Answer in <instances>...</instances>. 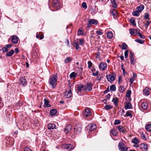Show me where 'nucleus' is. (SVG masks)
Instances as JSON below:
<instances>
[{
	"label": "nucleus",
	"mask_w": 151,
	"mask_h": 151,
	"mask_svg": "<svg viewBox=\"0 0 151 151\" xmlns=\"http://www.w3.org/2000/svg\"><path fill=\"white\" fill-rule=\"evenodd\" d=\"M57 81V75L56 74L52 75L50 77L49 83L52 86V88H54L56 86Z\"/></svg>",
	"instance_id": "1"
},
{
	"label": "nucleus",
	"mask_w": 151,
	"mask_h": 151,
	"mask_svg": "<svg viewBox=\"0 0 151 151\" xmlns=\"http://www.w3.org/2000/svg\"><path fill=\"white\" fill-rule=\"evenodd\" d=\"M119 150L121 151H128V148L122 142H120L119 144Z\"/></svg>",
	"instance_id": "2"
},
{
	"label": "nucleus",
	"mask_w": 151,
	"mask_h": 151,
	"mask_svg": "<svg viewBox=\"0 0 151 151\" xmlns=\"http://www.w3.org/2000/svg\"><path fill=\"white\" fill-rule=\"evenodd\" d=\"M86 128L89 132L94 130L96 128V126L95 124L91 123L88 125Z\"/></svg>",
	"instance_id": "3"
},
{
	"label": "nucleus",
	"mask_w": 151,
	"mask_h": 151,
	"mask_svg": "<svg viewBox=\"0 0 151 151\" xmlns=\"http://www.w3.org/2000/svg\"><path fill=\"white\" fill-rule=\"evenodd\" d=\"M10 39L12 43L14 44H17L18 42V40L19 38L15 35H13L10 37L9 39Z\"/></svg>",
	"instance_id": "4"
},
{
	"label": "nucleus",
	"mask_w": 151,
	"mask_h": 151,
	"mask_svg": "<svg viewBox=\"0 0 151 151\" xmlns=\"http://www.w3.org/2000/svg\"><path fill=\"white\" fill-rule=\"evenodd\" d=\"M93 84L91 83H89L84 85V90L86 91H91L92 90Z\"/></svg>",
	"instance_id": "5"
},
{
	"label": "nucleus",
	"mask_w": 151,
	"mask_h": 151,
	"mask_svg": "<svg viewBox=\"0 0 151 151\" xmlns=\"http://www.w3.org/2000/svg\"><path fill=\"white\" fill-rule=\"evenodd\" d=\"M129 55V59L130 60V62L131 64L134 65L136 62V60L134 58V53L130 52Z\"/></svg>",
	"instance_id": "6"
},
{
	"label": "nucleus",
	"mask_w": 151,
	"mask_h": 151,
	"mask_svg": "<svg viewBox=\"0 0 151 151\" xmlns=\"http://www.w3.org/2000/svg\"><path fill=\"white\" fill-rule=\"evenodd\" d=\"M53 6L57 9H59L61 7L60 4L58 0H53Z\"/></svg>",
	"instance_id": "7"
},
{
	"label": "nucleus",
	"mask_w": 151,
	"mask_h": 151,
	"mask_svg": "<svg viewBox=\"0 0 151 151\" xmlns=\"http://www.w3.org/2000/svg\"><path fill=\"white\" fill-rule=\"evenodd\" d=\"M140 30L138 29H133L130 28L129 29V33L130 35L132 36L137 35L140 32Z\"/></svg>",
	"instance_id": "8"
},
{
	"label": "nucleus",
	"mask_w": 151,
	"mask_h": 151,
	"mask_svg": "<svg viewBox=\"0 0 151 151\" xmlns=\"http://www.w3.org/2000/svg\"><path fill=\"white\" fill-rule=\"evenodd\" d=\"M106 77L108 81L110 82L114 81L116 75L115 74H109L106 75Z\"/></svg>",
	"instance_id": "9"
},
{
	"label": "nucleus",
	"mask_w": 151,
	"mask_h": 151,
	"mask_svg": "<svg viewBox=\"0 0 151 151\" xmlns=\"http://www.w3.org/2000/svg\"><path fill=\"white\" fill-rule=\"evenodd\" d=\"M81 131V126L80 124H77L74 128V132L76 134H78Z\"/></svg>",
	"instance_id": "10"
},
{
	"label": "nucleus",
	"mask_w": 151,
	"mask_h": 151,
	"mask_svg": "<svg viewBox=\"0 0 151 151\" xmlns=\"http://www.w3.org/2000/svg\"><path fill=\"white\" fill-rule=\"evenodd\" d=\"M107 68V64L106 63L102 62L100 63L99 65V68L100 70H105Z\"/></svg>",
	"instance_id": "11"
},
{
	"label": "nucleus",
	"mask_w": 151,
	"mask_h": 151,
	"mask_svg": "<svg viewBox=\"0 0 151 151\" xmlns=\"http://www.w3.org/2000/svg\"><path fill=\"white\" fill-rule=\"evenodd\" d=\"M91 113L90 109H85L83 113V116L85 117H88L91 115Z\"/></svg>",
	"instance_id": "12"
},
{
	"label": "nucleus",
	"mask_w": 151,
	"mask_h": 151,
	"mask_svg": "<svg viewBox=\"0 0 151 151\" xmlns=\"http://www.w3.org/2000/svg\"><path fill=\"white\" fill-rule=\"evenodd\" d=\"M119 131L120 132H122L123 133H126L127 130L125 128L122 126H118L117 127Z\"/></svg>",
	"instance_id": "13"
},
{
	"label": "nucleus",
	"mask_w": 151,
	"mask_h": 151,
	"mask_svg": "<svg viewBox=\"0 0 151 151\" xmlns=\"http://www.w3.org/2000/svg\"><path fill=\"white\" fill-rule=\"evenodd\" d=\"M63 146L68 150H71L74 148L73 145L70 144H65L63 145Z\"/></svg>",
	"instance_id": "14"
},
{
	"label": "nucleus",
	"mask_w": 151,
	"mask_h": 151,
	"mask_svg": "<svg viewBox=\"0 0 151 151\" xmlns=\"http://www.w3.org/2000/svg\"><path fill=\"white\" fill-rule=\"evenodd\" d=\"M140 148L142 150H143L144 151H147L148 149V145L145 144L141 143L140 144Z\"/></svg>",
	"instance_id": "15"
},
{
	"label": "nucleus",
	"mask_w": 151,
	"mask_h": 151,
	"mask_svg": "<svg viewBox=\"0 0 151 151\" xmlns=\"http://www.w3.org/2000/svg\"><path fill=\"white\" fill-rule=\"evenodd\" d=\"M110 12L111 15L113 16L114 19H116L117 18L118 14L116 10L114 9H113L111 11H110Z\"/></svg>",
	"instance_id": "16"
},
{
	"label": "nucleus",
	"mask_w": 151,
	"mask_h": 151,
	"mask_svg": "<svg viewBox=\"0 0 151 151\" xmlns=\"http://www.w3.org/2000/svg\"><path fill=\"white\" fill-rule=\"evenodd\" d=\"M20 83L21 84L24 86L27 83V81L24 78L22 77L20 79Z\"/></svg>",
	"instance_id": "17"
},
{
	"label": "nucleus",
	"mask_w": 151,
	"mask_h": 151,
	"mask_svg": "<svg viewBox=\"0 0 151 151\" xmlns=\"http://www.w3.org/2000/svg\"><path fill=\"white\" fill-rule=\"evenodd\" d=\"M72 96V93L70 90L69 91H66L65 92V96L67 98H70Z\"/></svg>",
	"instance_id": "18"
},
{
	"label": "nucleus",
	"mask_w": 151,
	"mask_h": 151,
	"mask_svg": "<svg viewBox=\"0 0 151 151\" xmlns=\"http://www.w3.org/2000/svg\"><path fill=\"white\" fill-rule=\"evenodd\" d=\"M72 128V126L70 125H68L65 129L64 131L66 134H67L71 130Z\"/></svg>",
	"instance_id": "19"
},
{
	"label": "nucleus",
	"mask_w": 151,
	"mask_h": 151,
	"mask_svg": "<svg viewBox=\"0 0 151 151\" xmlns=\"http://www.w3.org/2000/svg\"><path fill=\"white\" fill-rule=\"evenodd\" d=\"M56 127L55 124L52 123L49 124L47 126V128L49 129H53L55 128Z\"/></svg>",
	"instance_id": "20"
},
{
	"label": "nucleus",
	"mask_w": 151,
	"mask_h": 151,
	"mask_svg": "<svg viewBox=\"0 0 151 151\" xmlns=\"http://www.w3.org/2000/svg\"><path fill=\"white\" fill-rule=\"evenodd\" d=\"M112 101L113 102L115 106H116L118 105V103L119 102V99L116 97V98H113Z\"/></svg>",
	"instance_id": "21"
},
{
	"label": "nucleus",
	"mask_w": 151,
	"mask_h": 151,
	"mask_svg": "<svg viewBox=\"0 0 151 151\" xmlns=\"http://www.w3.org/2000/svg\"><path fill=\"white\" fill-rule=\"evenodd\" d=\"M78 75V73L75 72H72L69 75L70 78V79L73 78H75Z\"/></svg>",
	"instance_id": "22"
},
{
	"label": "nucleus",
	"mask_w": 151,
	"mask_h": 151,
	"mask_svg": "<svg viewBox=\"0 0 151 151\" xmlns=\"http://www.w3.org/2000/svg\"><path fill=\"white\" fill-rule=\"evenodd\" d=\"M132 111L130 110H128L126 112V114L124 115V117L130 116V118L132 117Z\"/></svg>",
	"instance_id": "23"
},
{
	"label": "nucleus",
	"mask_w": 151,
	"mask_h": 151,
	"mask_svg": "<svg viewBox=\"0 0 151 151\" xmlns=\"http://www.w3.org/2000/svg\"><path fill=\"white\" fill-rule=\"evenodd\" d=\"M132 105L131 103L130 102H127L125 106V109H127L132 108Z\"/></svg>",
	"instance_id": "24"
},
{
	"label": "nucleus",
	"mask_w": 151,
	"mask_h": 151,
	"mask_svg": "<svg viewBox=\"0 0 151 151\" xmlns=\"http://www.w3.org/2000/svg\"><path fill=\"white\" fill-rule=\"evenodd\" d=\"M144 6L143 5H140L137 8V11L139 12H141L144 9Z\"/></svg>",
	"instance_id": "25"
},
{
	"label": "nucleus",
	"mask_w": 151,
	"mask_h": 151,
	"mask_svg": "<svg viewBox=\"0 0 151 151\" xmlns=\"http://www.w3.org/2000/svg\"><path fill=\"white\" fill-rule=\"evenodd\" d=\"M57 113V111L56 109H52L50 110V114L52 116H53L56 114Z\"/></svg>",
	"instance_id": "26"
},
{
	"label": "nucleus",
	"mask_w": 151,
	"mask_h": 151,
	"mask_svg": "<svg viewBox=\"0 0 151 151\" xmlns=\"http://www.w3.org/2000/svg\"><path fill=\"white\" fill-rule=\"evenodd\" d=\"M14 52L13 50H11L8 52L6 55V57H10L12 56L14 54Z\"/></svg>",
	"instance_id": "27"
},
{
	"label": "nucleus",
	"mask_w": 151,
	"mask_h": 151,
	"mask_svg": "<svg viewBox=\"0 0 151 151\" xmlns=\"http://www.w3.org/2000/svg\"><path fill=\"white\" fill-rule=\"evenodd\" d=\"M44 101L45 107H49L50 106V105L49 104V102L47 100L45 99Z\"/></svg>",
	"instance_id": "28"
},
{
	"label": "nucleus",
	"mask_w": 151,
	"mask_h": 151,
	"mask_svg": "<svg viewBox=\"0 0 151 151\" xmlns=\"http://www.w3.org/2000/svg\"><path fill=\"white\" fill-rule=\"evenodd\" d=\"M141 107L144 110H146L147 108V104L146 102H143L141 104Z\"/></svg>",
	"instance_id": "29"
},
{
	"label": "nucleus",
	"mask_w": 151,
	"mask_h": 151,
	"mask_svg": "<svg viewBox=\"0 0 151 151\" xmlns=\"http://www.w3.org/2000/svg\"><path fill=\"white\" fill-rule=\"evenodd\" d=\"M107 37L108 38L111 39L113 37V34L111 32H109L106 33Z\"/></svg>",
	"instance_id": "30"
},
{
	"label": "nucleus",
	"mask_w": 151,
	"mask_h": 151,
	"mask_svg": "<svg viewBox=\"0 0 151 151\" xmlns=\"http://www.w3.org/2000/svg\"><path fill=\"white\" fill-rule=\"evenodd\" d=\"M89 22L90 23V24H91V25L92 24H96L97 23V20L93 19L90 20L89 21Z\"/></svg>",
	"instance_id": "31"
},
{
	"label": "nucleus",
	"mask_w": 151,
	"mask_h": 151,
	"mask_svg": "<svg viewBox=\"0 0 151 151\" xmlns=\"http://www.w3.org/2000/svg\"><path fill=\"white\" fill-rule=\"evenodd\" d=\"M149 88L147 87L143 90L144 93L146 95H148L150 94V92L149 91Z\"/></svg>",
	"instance_id": "32"
},
{
	"label": "nucleus",
	"mask_w": 151,
	"mask_h": 151,
	"mask_svg": "<svg viewBox=\"0 0 151 151\" xmlns=\"http://www.w3.org/2000/svg\"><path fill=\"white\" fill-rule=\"evenodd\" d=\"M116 0H111V1L112 5V7L116 8L117 7V5L116 3Z\"/></svg>",
	"instance_id": "33"
},
{
	"label": "nucleus",
	"mask_w": 151,
	"mask_h": 151,
	"mask_svg": "<svg viewBox=\"0 0 151 151\" xmlns=\"http://www.w3.org/2000/svg\"><path fill=\"white\" fill-rule=\"evenodd\" d=\"M73 46L77 50L79 49L80 47L79 45V43L77 41L74 42V44H73Z\"/></svg>",
	"instance_id": "34"
},
{
	"label": "nucleus",
	"mask_w": 151,
	"mask_h": 151,
	"mask_svg": "<svg viewBox=\"0 0 151 151\" xmlns=\"http://www.w3.org/2000/svg\"><path fill=\"white\" fill-rule=\"evenodd\" d=\"M72 60V58L71 57H67L64 60V63H70L71 61Z\"/></svg>",
	"instance_id": "35"
},
{
	"label": "nucleus",
	"mask_w": 151,
	"mask_h": 151,
	"mask_svg": "<svg viewBox=\"0 0 151 151\" xmlns=\"http://www.w3.org/2000/svg\"><path fill=\"white\" fill-rule=\"evenodd\" d=\"M112 134L114 136H116L118 134V132L114 129H112L111 131Z\"/></svg>",
	"instance_id": "36"
},
{
	"label": "nucleus",
	"mask_w": 151,
	"mask_h": 151,
	"mask_svg": "<svg viewBox=\"0 0 151 151\" xmlns=\"http://www.w3.org/2000/svg\"><path fill=\"white\" fill-rule=\"evenodd\" d=\"M132 142L135 144H137L139 143V141L137 137H135L132 139Z\"/></svg>",
	"instance_id": "37"
},
{
	"label": "nucleus",
	"mask_w": 151,
	"mask_h": 151,
	"mask_svg": "<svg viewBox=\"0 0 151 151\" xmlns=\"http://www.w3.org/2000/svg\"><path fill=\"white\" fill-rule=\"evenodd\" d=\"M145 129L147 131L150 132L151 131V124H147L145 127Z\"/></svg>",
	"instance_id": "38"
},
{
	"label": "nucleus",
	"mask_w": 151,
	"mask_h": 151,
	"mask_svg": "<svg viewBox=\"0 0 151 151\" xmlns=\"http://www.w3.org/2000/svg\"><path fill=\"white\" fill-rule=\"evenodd\" d=\"M82 89L84 90V85H81L78 86L77 90L79 92H81Z\"/></svg>",
	"instance_id": "39"
},
{
	"label": "nucleus",
	"mask_w": 151,
	"mask_h": 151,
	"mask_svg": "<svg viewBox=\"0 0 151 151\" xmlns=\"http://www.w3.org/2000/svg\"><path fill=\"white\" fill-rule=\"evenodd\" d=\"M121 48L122 50L126 49L127 47V45L125 43L123 42L121 45Z\"/></svg>",
	"instance_id": "40"
},
{
	"label": "nucleus",
	"mask_w": 151,
	"mask_h": 151,
	"mask_svg": "<svg viewBox=\"0 0 151 151\" xmlns=\"http://www.w3.org/2000/svg\"><path fill=\"white\" fill-rule=\"evenodd\" d=\"M83 72V68H78V71L77 73L78 75V76H80L81 75Z\"/></svg>",
	"instance_id": "41"
},
{
	"label": "nucleus",
	"mask_w": 151,
	"mask_h": 151,
	"mask_svg": "<svg viewBox=\"0 0 151 151\" xmlns=\"http://www.w3.org/2000/svg\"><path fill=\"white\" fill-rule=\"evenodd\" d=\"M110 90L111 91H114L116 90V86L115 84H113L110 86Z\"/></svg>",
	"instance_id": "42"
},
{
	"label": "nucleus",
	"mask_w": 151,
	"mask_h": 151,
	"mask_svg": "<svg viewBox=\"0 0 151 151\" xmlns=\"http://www.w3.org/2000/svg\"><path fill=\"white\" fill-rule=\"evenodd\" d=\"M113 106L110 105H106L105 106L104 108L107 110H109L112 108Z\"/></svg>",
	"instance_id": "43"
},
{
	"label": "nucleus",
	"mask_w": 151,
	"mask_h": 151,
	"mask_svg": "<svg viewBox=\"0 0 151 151\" xmlns=\"http://www.w3.org/2000/svg\"><path fill=\"white\" fill-rule=\"evenodd\" d=\"M130 22L134 26H136V24L135 22V20L134 19L131 18L130 20Z\"/></svg>",
	"instance_id": "44"
},
{
	"label": "nucleus",
	"mask_w": 151,
	"mask_h": 151,
	"mask_svg": "<svg viewBox=\"0 0 151 151\" xmlns=\"http://www.w3.org/2000/svg\"><path fill=\"white\" fill-rule=\"evenodd\" d=\"M119 90L120 92L123 93L125 90L123 86H120L119 88Z\"/></svg>",
	"instance_id": "45"
},
{
	"label": "nucleus",
	"mask_w": 151,
	"mask_h": 151,
	"mask_svg": "<svg viewBox=\"0 0 151 151\" xmlns=\"http://www.w3.org/2000/svg\"><path fill=\"white\" fill-rule=\"evenodd\" d=\"M131 93V90H128L126 93V96L127 97H129L130 96Z\"/></svg>",
	"instance_id": "46"
},
{
	"label": "nucleus",
	"mask_w": 151,
	"mask_h": 151,
	"mask_svg": "<svg viewBox=\"0 0 151 151\" xmlns=\"http://www.w3.org/2000/svg\"><path fill=\"white\" fill-rule=\"evenodd\" d=\"M135 41L137 42L140 44H142L144 42V40H142L137 39L135 40Z\"/></svg>",
	"instance_id": "47"
},
{
	"label": "nucleus",
	"mask_w": 151,
	"mask_h": 151,
	"mask_svg": "<svg viewBox=\"0 0 151 151\" xmlns=\"http://www.w3.org/2000/svg\"><path fill=\"white\" fill-rule=\"evenodd\" d=\"M132 14L134 16L138 17L139 16V14L137 11H134L132 13Z\"/></svg>",
	"instance_id": "48"
},
{
	"label": "nucleus",
	"mask_w": 151,
	"mask_h": 151,
	"mask_svg": "<svg viewBox=\"0 0 151 151\" xmlns=\"http://www.w3.org/2000/svg\"><path fill=\"white\" fill-rule=\"evenodd\" d=\"M83 34V32L82 30L80 29H78V35H81Z\"/></svg>",
	"instance_id": "49"
},
{
	"label": "nucleus",
	"mask_w": 151,
	"mask_h": 151,
	"mask_svg": "<svg viewBox=\"0 0 151 151\" xmlns=\"http://www.w3.org/2000/svg\"><path fill=\"white\" fill-rule=\"evenodd\" d=\"M121 122L119 120H115L114 124L115 125H117L119 124Z\"/></svg>",
	"instance_id": "50"
},
{
	"label": "nucleus",
	"mask_w": 151,
	"mask_h": 151,
	"mask_svg": "<svg viewBox=\"0 0 151 151\" xmlns=\"http://www.w3.org/2000/svg\"><path fill=\"white\" fill-rule=\"evenodd\" d=\"M149 17V15L148 13H146L145 14V15L144 16L145 19H148Z\"/></svg>",
	"instance_id": "51"
},
{
	"label": "nucleus",
	"mask_w": 151,
	"mask_h": 151,
	"mask_svg": "<svg viewBox=\"0 0 151 151\" xmlns=\"http://www.w3.org/2000/svg\"><path fill=\"white\" fill-rule=\"evenodd\" d=\"M82 6L85 9H86L87 7V6L86 3L83 2L82 4Z\"/></svg>",
	"instance_id": "52"
},
{
	"label": "nucleus",
	"mask_w": 151,
	"mask_h": 151,
	"mask_svg": "<svg viewBox=\"0 0 151 151\" xmlns=\"http://www.w3.org/2000/svg\"><path fill=\"white\" fill-rule=\"evenodd\" d=\"M128 52L129 51L128 50H127L124 52V56L126 58H127L128 56Z\"/></svg>",
	"instance_id": "53"
},
{
	"label": "nucleus",
	"mask_w": 151,
	"mask_h": 151,
	"mask_svg": "<svg viewBox=\"0 0 151 151\" xmlns=\"http://www.w3.org/2000/svg\"><path fill=\"white\" fill-rule=\"evenodd\" d=\"M88 68H90L92 66L93 63L91 62V61H88Z\"/></svg>",
	"instance_id": "54"
},
{
	"label": "nucleus",
	"mask_w": 151,
	"mask_h": 151,
	"mask_svg": "<svg viewBox=\"0 0 151 151\" xmlns=\"http://www.w3.org/2000/svg\"><path fill=\"white\" fill-rule=\"evenodd\" d=\"M139 36L141 37V38L142 39H144L145 38V37L144 35H143L142 34H141L140 33V32H139V33H138L137 34Z\"/></svg>",
	"instance_id": "55"
},
{
	"label": "nucleus",
	"mask_w": 151,
	"mask_h": 151,
	"mask_svg": "<svg viewBox=\"0 0 151 151\" xmlns=\"http://www.w3.org/2000/svg\"><path fill=\"white\" fill-rule=\"evenodd\" d=\"M141 137L144 140H146V138L145 135L143 134V132H142V133H141Z\"/></svg>",
	"instance_id": "56"
},
{
	"label": "nucleus",
	"mask_w": 151,
	"mask_h": 151,
	"mask_svg": "<svg viewBox=\"0 0 151 151\" xmlns=\"http://www.w3.org/2000/svg\"><path fill=\"white\" fill-rule=\"evenodd\" d=\"M151 23V22L147 21L146 23L145 24V26L146 27V28H147L150 24Z\"/></svg>",
	"instance_id": "57"
},
{
	"label": "nucleus",
	"mask_w": 151,
	"mask_h": 151,
	"mask_svg": "<svg viewBox=\"0 0 151 151\" xmlns=\"http://www.w3.org/2000/svg\"><path fill=\"white\" fill-rule=\"evenodd\" d=\"M2 50L3 52H7L8 51V48H7L6 47H3L2 48Z\"/></svg>",
	"instance_id": "58"
},
{
	"label": "nucleus",
	"mask_w": 151,
	"mask_h": 151,
	"mask_svg": "<svg viewBox=\"0 0 151 151\" xmlns=\"http://www.w3.org/2000/svg\"><path fill=\"white\" fill-rule=\"evenodd\" d=\"M24 151H32V150L29 148L26 147L24 148Z\"/></svg>",
	"instance_id": "59"
},
{
	"label": "nucleus",
	"mask_w": 151,
	"mask_h": 151,
	"mask_svg": "<svg viewBox=\"0 0 151 151\" xmlns=\"http://www.w3.org/2000/svg\"><path fill=\"white\" fill-rule=\"evenodd\" d=\"M96 32L98 35H101L103 34V33L102 32L100 31H96Z\"/></svg>",
	"instance_id": "60"
},
{
	"label": "nucleus",
	"mask_w": 151,
	"mask_h": 151,
	"mask_svg": "<svg viewBox=\"0 0 151 151\" xmlns=\"http://www.w3.org/2000/svg\"><path fill=\"white\" fill-rule=\"evenodd\" d=\"M84 42V40L83 39H80L79 40V43L80 45H82Z\"/></svg>",
	"instance_id": "61"
},
{
	"label": "nucleus",
	"mask_w": 151,
	"mask_h": 151,
	"mask_svg": "<svg viewBox=\"0 0 151 151\" xmlns=\"http://www.w3.org/2000/svg\"><path fill=\"white\" fill-rule=\"evenodd\" d=\"M91 24H90V23L88 22V23L87 24V27H86V30H88L91 27Z\"/></svg>",
	"instance_id": "62"
},
{
	"label": "nucleus",
	"mask_w": 151,
	"mask_h": 151,
	"mask_svg": "<svg viewBox=\"0 0 151 151\" xmlns=\"http://www.w3.org/2000/svg\"><path fill=\"white\" fill-rule=\"evenodd\" d=\"M12 44H8V45H7L6 47L7 48H11V47H12Z\"/></svg>",
	"instance_id": "63"
},
{
	"label": "nucleus",
	"mask_w": 151,
	"mask_h": 151,
	"mask_svg": "<svg viewBox=\"0 0 151 151\" xmlns=\"http://www.w3.org/2000/svg\"><path fill=\"white\" fill-rule=\"evenodd\" d=\"M99 73V71L98 70L96 72H93L92 73V75L93 76H96Z\"/></svg>",
	"instance_id": "64"
}]
</instances>
